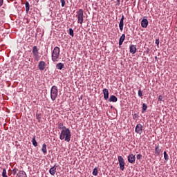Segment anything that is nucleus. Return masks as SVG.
<instances>
[{
  "label": "nucleus",
  "instance_id": "21",
  "mask_svg": "<svg viewBox=\"0 0 177 177\" xmlns=\"http://www.w3.org/2000/svg\"><path fill=\"white\" fill-rule=\"evenodd\" d=\"M119 28L120 31H122L124 30V21H120Z\"/></svg>",
  "mask_w": 177,
  "mask_h": 177
},
{
  "label": "nucleus",
  "instance_id": "11",
  "mask_svg": "<svg viewBox=\"0 0 177 177\" xmlns=\"http://www.w3.org/2000/svg\"><path fill=\"white\" fill-rule=\"evenodd\" d=\"M102 92H103V94H104V99L105 100H107V99H109V89L104 88Z\"/></svg>",
  "mask_w": 177,
  "mask_h": 177
},
{
  "label": "nucleus",
  "instance_id": "15",
  "mask_svg": "<svg viewBox=\"0 0 177 177\" xmlns=\"http://www.w3.org/2000/svg\"><path fill=\"white\" fill-rule=\"evenodd\" d=\"M56 168H57V167L53 166L49 170L50 175H53V176H55V174H56Z\"/></svg>",
  "mask_w": 177,
  "mask_h": 177
},
{
  "label": "nucleus",
  "instance_id": "7",
  "mask_svg": "<svg viewBox=\"0 0 177 177\" xmlns=\"http://www.w3.org/2000/svg\"><path fill=\"white\" fill-rule=\"evenodd\" d=\"M135 131L136 133H138V135H142V132H143V126L140 124H137Z\"/></svg>",
  "mask_w": 177,
  "mask_h": 177
},
{
  "label": "nucleus",
  "instance_id": "37",
  "mask_svg": "<svg viewBox=\"0 0 177 177\" xmlns=\"http://www.w3.org/2000/svg\"><path fill=\"white\" fill-rule=\"evenodd\" d=\"M118 4H120V0H117Z\"/></svg>",
  "mask_w": 177,
  "mask_h": 177
},
{
  "label": "nucleus",
  "instance_id": "29",
  "mask_svg": "<svg viewBox=\"0 0 177 177\" xmlns=\"http://www.w3.org/2000/svg\"><path fill=\"white\" fill-rule=\"evenodd\" d=\"M138 96L140 97H142V96H143V92L141 91V90L138 91Z\"/></svg>",
  "mask_w": 177,
  "mask_h": 177
},
{
  "label": "nucleus",
  "instance_id": "19",
  "mask_svg": "<svg viewBox=\"0 0 177 177\" xmlns=\"http://www.w3.org/2000/svg\"><path fill=\"white\" fill-rule=\"evenodd\" d=\"M41 151H42V153H44V154H46V153L48 152V151L46 149V144L42 145Z\"/></svg>",
  "mask_w": 177,
  "mask_h": 177
},
{
  "label": "nucleus",
  "instance_id": "17",
  "mask_svg": "<svg viewBox=\"0 0 177 177\" xmlns=\"http://www.w3.org/2000/svg\"><path fill=\"white\" fill-rule=\"evenodd\" d=\"M160 153L161 149H160V146L158 145L155 147V154L156 156H160Z\"/></svg>",
  "mask_w": 177,
  "mask_h": 177
},
{
  "label": "nucleus",
  "instance_id": "35",
  "mask_svg": "<svg viewBox=\"0 0 177 177\" xmlns=\"http://www.w3.org/2000/svg\"><path fill=\"white\" fill-rule=\"evenodd\" d=\"M156 45H160V40L159 39H156Z\"/></svg>",
  "mask_w": 177,
  "mask_h": 177
},
{
  "label": "nucleus",
  "instance_id": "16",
  "mask_svg": "<svg viewBox=\"0 0 177 177\" xmlns=\"http://www.w3.org/2000/svg\"><path fill=\"white\" fill-rule=\"evenodd\" d=\"M124 41H125V34H122L120 38V40H119V46H121V45H122V44L124 43Z\"/></svg>",
  "mask_w": 177,
  "mask_h": 177
},
{
  "label": "nucleus",
  "instance_id": "32",
  "mask_svg": "<svg viewBox=\"0 0 177 177\" xmlns=\"http://www.w3.org/2000/svg\"><path fill=\"white\" fill-rule=\"evenodd\" d=\"M158 100V102H161L162 100V95H159Z\"/></svg>",
  "mask_w": 177,
  "mask_h": 177
},
{
  "label": "nucleus",
  "instance_id": "27",
  "mask_svg": "<svg viewBox=\"0 0 177 177\" xmlns=\"http://www.w3.org/2000/svg\"><path fill=\"white\" fill-rule=\"evenodd\" d=\"M69 35L74 37V30L72 28H69Z\"/></svg>",
  "mask_w": 177,
  "mask_h": 177
},
{
  "label": "nucleus",
  "instance_id": "25",
  "mask_svg": "<svg viewBox=\"0 0 177 177\" xmlns=\"http://www.w3.org/2000/svg\"><path fill=\"white\" fill-rule=\"evenodd\" d=\"M163 155H164V158L165 161H168L169 157H168V154H167V151H164Z\"/></svg>",
  "mask_w": 177,
  "mask_h": 177
},
{
  "label": "nucleus",
  "instance_id": "30",
  "mask_svg": "<svg viewBox=\"0 0 177 177\" xmlns=\"http://www.w3.org/2000/svg\"><path fill=\"white\" fill-rule=\"evenodd\" d=\"M17 171H18L17 169L14 168V169H12V174H13V175H16V174H17Z\"/></svg>",
  "mask_w": 177,
  "mask_h": 177
},
{
  "label": "nucleus",
  "instance_id": "8",
  "mask_svg": "<svg viewBox=\"0 0 177 177\" xmlns=\"http://www.w3.org/2000/svg\"><path fill=\"white\" fill-rule=\"evenodd\" d=\"M127 160L130 164H135V161L136 160V157L134 154H129L127 157Z\"/></svg>",
  "mask_w": 177,
  "mask_h": 177
},
{
  "label": "nucleus",
  "instance_id": "2",
  "mask_svg": "<svg viewBox=\"0 0 177 177\" xmlns=\"http://www.w3.org/2000/svg\"><path fill=\"white\" fill-rule=\"evenodd\" d=\"M60 57V48L55 47L51 55L52 62L54 63H57L59 62V59Z\"/></svg>",
  "mask_w": 177,
  "mask_h": 177
},
{
  "label": "nucleus",
  "instance_id": "31",
  "mask_svg": "<svg viewBox=\"0 0 177 177\" xmlns=\"http://www.w3.org/2000/svg\"><path fill=\"white\" fill-rule=\"evenodd\" d=\"M60 2L62 3V8L64 7V5H66V1L64 0H60Z\"/></svg>",
  "mask_w": 177,
  "mask_h": 177
},
{
  "label": "nucleus",
  "instance_id": "23",
  "mask_svg": "<svg viewBox=\"0 0 177 177\" xmlns=\"http://www.w3.org/2000/svg\"><path fill=\"white\" fill-rule=\"evenodd\" d=\"M32 143L33 146H35V147H37V146H38V142H37V140H35V137L32 138Z\"/></svg>",
  "mask_w": 177,
  "mask_h": 177
},
{
  "label": "nucleus",
  "instance_id": "1",
  "mask_svg": "<svg viewBox=\"0 0 177 177\" xmlns=\"http://www.w3.org/2000/svg\"><path fill=\"white\" fill-rule=\"evenodd\" d=\"M59 139L60 140L70 142L71 140V131H70V129L64 127V129L61 131Z\"/></svg>",
  "mask_w": 177,
  "mask_h": 177
},
{
  "label": "nucleus",
  "instance_id": "20",
  "mask_svg": "<svg viewBox=\"0 0 177 177\" xmlns=\"http://www.w3.org/2000/svg\"><path fill=\"white\" fill-rule=\"evenodd\" d=\"M25 5H26V13H28V12H30V3H28V1H26Z\"/></svg>",
  "mask_w": 177,
  "mask_h": 177
},
{
  "label": "nucleus",
  "instance_id": "6",
  "mask_svg": "<svg viewBox=\"0 0 177 177\" xmlns=\"http://www.w3.org/2000/svg\"><path fill=\"white\" fill-rule=\"evenodd\" d=\"M118 160L119 161V165L120 167V170L124 171L125 167V161H124V158L122 156H118Z\"/></svg>",
  "mask_w": 177,
  "mask_h": 177
},
{
  "label": "nucleus",
  "instance_id": "4",
  "mask_svg": "<svg viewBox=\"0 0 177 177\" xmlns=\"http://www.w3.org/2000/svg\"><path fill=\"white\" fill-rule=\"evenodd\" d=\"M59 93V90L57 89V86H53L50 90V98L51 100H56V97H57V95Z\"/></svg>",
  "mask_w": 177,
  "mask_h": 177
},
{
  "label": "nucleus",
  "instance_id": "9",
  "mask_svg": "<svg viewBox=\"0 0 177 177\" xmlns=\"http://www.w3.org/2000/svg\"><path fill=\"white\" fill-rule=\"evenodd\" d=\"M45 67H46V64L44 61H41L38 64V68L40 71H44L45 70Z\"/></svg>",
  "mask_w": 177,
  "mask_h": 177
},
{
  "label": "nucleus",
  "instance_id": "28",
  "mask_svg": "<svg viewBox=\"0 0 177 177\" xmlns=\"http://www.w3.org/2000/svg\"><path fill=\"white\" fill-rule=\"evenodd\" d=\"M2 176L3 177H8V175H6V169H3Z\"/></svg>",
  "mask_w": 177,
  "mask_h": 177
},
{
  "label": "nucleus",
  "instance_id": "22",
  "mask_svg": "<svg viewBox=\"0 0 177 177\" xmlns=\"http://www.w3.org/2000/svg\"><path fill=\"white\" fill-rule=\"evenodd\" d=\"M99 173L98 170H97V167H95L93 170V175L94 176H97V174Z\"/></svg>",
  "mask_w": 177,
  "mask_h": 177
},
{
  "label": "nucleus",
  "instance_id": "24",
  "mask_svg": "<svg viewBox=\"0 0 177 177\" xmlns=\"http://www.w3.org/2000/svg\"><path fill=\"white\" fill-rule=\"evenodd\" d=\"M66 127L64 126L63 123H59L58 124V129H64Z\"/></svg>",
  "mask_w": 177,
  "mask_h": 177
},
{
  "label": "nucleus",
  "instance_id": "36",
  "mask_svg": "<svg viewBox=\"0 0 177 177\" xmlns=\"http://www.w3.org/2000/svg\"><path fill=\"white\" fill-rule=\"evenodd\" d=\"M3 5V0H0V7Z\"/></svg>",
  "mask_w": 177,
  "mask_h": 177
},
{
  "label": "nucleus",
  "instance_id": "13",
  "mask_svg": "<svg viewBox=\"0 0 177 177\" xmlns=\"http://www.w3.org/2000/svg\"><path fill=\"white\" fill-rule=\"evenodd\" d=\"M130 53H131L132 55H135V53H136V46L135 45L130 46Z\"/></svg>",
  "mask_w": 177,
  "mask_h": 177
},
{
  "label": "nucleus",
  "instance_id": "18",
  "mask_svg": "<svg viewBox=\"0 0 177 177\" xmlns=\"http://www.w3.org/2000/svg\"><path fill=\"white\" fill-rule=\"evenodd\" d=\"M18 177H27V174L24 171H19L17 174Z\"/></svg>",
  "mask_w": 177,
  "mask_h": 177
},
{
  "label": "nucleus",
  "instance_id": "34",
  "mask_svg": "<svg viewBox=\"0 0 177 177\" xmlns=\"http://www.w3.org/2000/svg\"><path fill=\"white\" fill-rule=\"evenodd\" d=\"M124 19H125V17L124 15H122L120 19V21H124Z\"/></svg>",
  "mask_w": 177,
  "mask_h": 177
},
{
  "label": "nucleus",
  "instance_id": "12",
  "mask_svg": "<svg viewBox=\"0 0 177 177\" xmlns=\"http://www.w3.org/2000/svg\"><path fill=\"white\" fill-rule=\"evenodd\" d=\"M64 68V64L59 62L56 64V69L57 70H63Z\"/></svg>",
  "mask_w": 177,
  "mask_h": 177
},
{
  "label": "nucleus",
  "instance_id": "26",
  "mask_svg": "<svg viewBox=\"0 0 177 177\" xmlns=\"http://www.w3.org/2000/svg\"><path fill=\"white\" fill-rule=\"evenodd\" d=\"M147 110V104H142V113H145V111Z\"/></svg>",
  "mask_w": 177,
  "mask_h": 177
},
{
  "label": "nucleus",
  "instance_id": "14",
  "mask_svg": "<svg viewBox=\"0 0 177 177\" xmlns=\"http://www.w3.org/2000/svg\"><path fill=\"white\" fill-rule=\"evenodd\" d=\"M118 98H117V97H115V95H111L109 100V102H113V103H115L116 102H118Z\"/></svg>",
  "mask_w": 177,
  "mask_h": 177
},
{
  "label": "nucleus",
  "instance_id": "10",
  "mask_svg": "<svg viewBox=\"0 0 177 177\" xmlns=\"http://www.w3.org/2000/svg\"><path fill=\"white\" fill-rule=\"evenodd\" d=\"M147 26H149V21L147 20V19H143L141 21V26L142 27V28H147Z\"/></svg>",
  "mask_w": 177,
  "mask_h": 177
},
{
  "label": "nucleus",
  "instance_id": "3",
  "mask_svg": "<svg viewBox=\"0 0 177 177\" xmlns=\"http://www.w3.org/2000/svg\"><path fill=\"white\" fill-rule=\"evenodd\" d=\"M76 16L75 17L77 19V23L79 24L82 25V23H84V10L82 9H79L76 12Z\"/></svg>",
  "mask_w": 177,
  "mask_h": 177
},
{
  "label": "nucleus",
  "instance_id": "5",
  "mask_svg": "<svg viewBox=\"0 0 177 177\" xmlns=\"http://www.w3.org/2000/svg\"><path fill=\"white\" fill-rule=\"evenodd\" d=\"M32 53L35 60L36 62L39 61L41 56L39 55V52L38 51V47H37V46H33Z\"/></svg>",
  "mask_w": 177,
  "mask_h": 177
},
{
  "label": "nucleus",
  "instance_id": "33",
  "mask_svg": "<svg viewBox=\"0 0 177 177\" xmlns=\"http://www.w3.org/2000/svg\"><path fill=\"white\" fill-rule=\"evenodd\" d=\"M142 158V154L137 155V160H140Z\"/></svg>",
  "mask_w": 177,
  "mask_h": 177
}]
</instances>
